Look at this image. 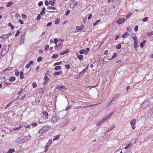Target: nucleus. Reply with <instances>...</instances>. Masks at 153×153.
<instances>
[{
  "instance_id": "obj_1",
  "label": "nucleus",
  "mask_w": 153,
  "mask_h": 153,
  "mask_svg": "<svg viewBox=\"0 0 153 153\" xmlns=\"http://www.w3.org/2000/svg\"><path fill=\"white\" fill-rule=\"evenodd\" d=\"M30 139V135L28 136H21L18 138L16 140V142L17 143H21L25 142Z\"/></svg>"
},
{
  "instance_id": "obj_2",
  "label": "nucleus",
  "mask_w": 153,
  "mask_h": 153,
  "mask_svg": "<svg viewBox=\"0 0 153 153\" xmlns=\"http://www.w3.org/2000/svg\"><path fill=\"white\" fill-rule=\"evenodd\" d=\"M89 65H88L87 67L85 68L82 71L79 72L78 75L77 76V78L79 79L82 77L83 75L85 73L86 71L88 69V68Z\"/></svg>"
},
{
  "instance_id": "obj_3",
  "label": "nucleus",
  "mask_w": 153,
  "mask_h": 153,
  "mask_svg": "<svg viewBox=\"0 0 153 153\" xmlns=\"http://www.w3.org/2000/svg\"><path fill=\"white\" fill-rule=\"evenodd\" d=\"M55 89H59V90L61 92L65 91L66 90H67V88H66L65 86L63 85H59L57 86L56 87Z\"/></svg>"
},
{
  "instance_id": "obj_4",
  "label": "nucleus",
  "mask_w": 153,
  "mask_h": 153,
  "mask_svg": "<svg viewBox=\"0 0 153 153\" xmlns=\"http://www.w3.org/2000/svg\"><path fill=\"white\" fill-rule=\"evenodd\" d=\"M149 105V102L148 100H146L142 103L140 107L142 108H145V107H148Z\"/></svg>"
},
{
  "instance_id": "obj_5",
  "label": "nucleus",
  "mask_w": 153,
  "mask_h": 153,
  "mask_svg": "<svg viewBox=\"0 0 153 153\" xmlns=\"http://www.w3.org/2000/svg\"><path fill=\"white\" fill-rule=\"evenodd\" d=\"M52 140L51 139H50L48 141L46 145L44 147L45 149V152H47L48 150V148H49L51 144V143L52 142Z\"/></svg>"
},
{
  "instance_id": "obj_6",
  "label": "nucleus",
  "mask_w": 153,
  "mask_h": 153,
  "mask_svg": "<svg viewBox=\"0 0 153 153\" xmlns=\"http://www.w3.org/2000/svg\"><path fill=\"white\" fill-rule=\"evenodd\" d=\"M69 122V119L68 118L66 117L64 120L63 122L62 123L63 126H65Z\"/></svg>"
},
{
  "instance_id": "obj_7",
  "label": "nucleus",
  "mask_w": 153,
  "mask_h": 153,
  "mask_svg": "<svg viewBox=\"0 0 153 153\" xmlns=\"http://www.w3.org/2000/svg\"><path fill=\"white\" fill-rule=\"evenodd\" d=\"M60 119V118L58 116H55L53 118L51 119L52 122L53 123H54L57 122L59 119Z\"/></svg>"
},
{
  "instance_id": "obj_8",
  "label": "nucleus",
  "mask_w": 153,
  "mask_h": 153,
  "mask_svg": "<svg viewBox=\"0 0 153 153\" xmlns=\"http://www.w3.org/2000/svg\"><path fill=\"white\" fill-rule=\"evenodd\" d=\"M120 96V94L118 93L114 94L112 99V101L115 102Z\"/></svg>"
},
{
  "instance_id": "obj_9",
  "label": "nucleus",
  "mask_w": 153,
  "mask_h": 153,
  "mask_svg": "<svg viewBox=\"0 0 153 153\" xmlns=\"http://www.w3.org/2000/svg\"><path fill=\"white\" fill-rule=\"evenodd\" d=\"M78 4V2L77 1H74L71 3L70 5V7L72 8H74Z\"/></svg>"
},
{
  "instance_id": "obj_10",
  "label": "nucleus",
  "mask_w": 153,
  "mask_h": 153,
  "mask_svg": "<svg viewBox=\"0 0 153 153\" xmlns=\"http://www.w3.org/2000/svg\"><path fill=\"white\" fill-rule=\"evenodd\" d=\"M42 128V129H43L45 132L46 131H47L48 130L50 129V126H45L43 127Z\"/></svg>"
},
{
  "instance_id": "obj_11",
  "label": "nucleus",
  "mask_w": 153,
  "mask_h": 153,
  "mask_svg": "<svg viewBox=\"0 0 153 153\" xmlns=\"http://www.w3.org/2000/svg\"><path fill=\"white\" fill-rule=\"evenodd\" d=\"M114 127L115 126L114 125L111 126L110 127V128H108V129H107L105 131V133H107L108 132L111 131L112 129H114Z\"/></svg>"
},
{
  "instance_id": "obj_12",
  "label": "nucleus",
  "mask_w": 153,
  "mask_h": 153,
  "mask_svg": "<svg viewBox=\"0 0 153 153\" xmlns=\"http://www.w3.org/2000/svg\"><path fill=\"white\" fill-rule=\"evenodd\" d=\"M110 117H111L109 116V115L106 117H105L103 118L101 121L102 122V123L108 120V119L110 118Z\"/></svg>"
},
{
  "instance_id": "obj_13",
  "label": "nucleus",
  "mask_w": 153,
  "mask_h": 153,
  "mask_svg": "<svg viewBox=\"0 0 153 153\" xmlns=\"http://www.w3.org/2000/svg\"><path fill=\"white\" fill-rule=\"evenodd\" d=\"M69 49H66V50H65V51H64L63 52H60L59 53V54L61 55H62L64 54H66L68 53L69 52Z\"/></svg>"
},
{
  "instance_id": "obj_14",
  "label": "nucleus",
  "mask_w": 153,
  "mask_h": 153,
  "mask_svg": "<svg viewBox=\"0 0 153 153\" xmlns=\"http://www.w3.org/2000/svg\"><path fill=\"white\" fill-rule=\"evenodd\" d=\"M147 41L146 40H143L142 42L140 43V46L141 48H143L144 45H145V43Z\"/></svg>"
},
{
  "instance_id": "obj_15",
  "label": "nucleus",
  "mask_w": 153,
  "mask_h": 153,
  "mask_svg": "<svg viewBox=\"0 0 153 153\" xmlns=\"http://www.w3.org/2000/svg\"><path fill=\"white\" fill-rule=\"evenodd\" d=\"M63 74V72L62 71L59 70L58 71L55 72L53 75H59Z\"/></svg>"
},
{
  "instance_id": "obj_16",
  "label": "nucleus",
  "mask_w": 153,
  "mask_h": 153,
  "mask_svg": "<svg viewBox=\"0 0 153 153\" xmlns=\"http://www.w3.org/2000/svg\"><path fill=\"white\" fill-rule=\"evenodd\" d=\"M114 103V102L113 101H112L111 100L106 105H107V108H108L111 105H113Z\"/></svg>"
},
{
  "instance_id": "obj_17",
  "label": "nucleus",
  "mask_w": 153,
  "mask_h": 153,
  "mask_svg": "<svg viewBox=\"0 0 153 153\" xmlns=\"http://www.w3.org/2000/svg\"><path fill=\"white\" fill-rule=\"evenodd\" d=\"M129 33L128 32H126L122 36V37L123 38H125L128 37L129 35Z\"/></svg>"
},
{
  "instance_id": "obj_18",
  "label": "nucleus",
  "mask_w": 153,
  "mask_h": 153,
  "mask_svg": "<svg viewBox=\"0 0 153 153\" xmlns=\"http://www.w3.org/2000/svg\"><path fill=\"white\" fill-rule=\"evenodd\" d=\"M136 120L135 119H133L130 122L131 126H134L136 124Z\"/></svg>"
},
{
  "instance_id": "obj_19",
  "label": "nucleus",
  "mask_w": 153,
  "mask_h": 153,
  "mask_svg": "<svg viewBox=\"0 0 153 153\" xmlns=\"http://www.w3.org/2000/svg\"><path fill=\"white\" fill-rule=\"evenodd\" d=\"M57 49L59 50L61 49L63 47V45L61 43H59L58 45Z\"/></svg>"
},
{
  "instance_id": "obj_20",
  "label": "nucleus",
  "mask_w": 153,
  "mask_h": 153,
  "mask_svg": "<svg viewBox=\"0 0 153 153\" xmlns=\"http://www.w3.org/2000/svg\"><path fill=\"white\" fill-rule=\"evenodd\" d=\"M76 28L78 31H81L83 28L81 26H77L76 27Z\"/></svg>"
},
{
  "instance_id": "obj_21",
  "label": "nucleus",
  "mask_w": 153,
  "mask_h": 153,
  "mask_svg": "<svg viewBox=\"0 0 153 153\" xmlns=\"http://www.w3.org/2000/svg\"><path fill=\"white\" fill-rule=\"evenodd\" d=\"M16 77L15 76H13L11 77L9 79V81L10 82H13L16 80Z\"/></svg>"
},
{
  "instance_id": "obj_22",
  "label": "nucleus",
  "mask_w": 153,
  "mask_h": 153,
  "mask_svg": "<svg viewBox=\"0 0 153 153\" xmlns=\"http://www.w3.org/2000/svg\"><path fill=\"white\" fill-rule=\"evenodd\" d=\"M24 73L22 71H21L20 72V77L21 79H23L24 78V76L23 75Z\"/></svg>"
},
{
  "instance_id": "obj_23",
  "label": "nucleus",
  "mask_w": 153,
  "mask_h": 153,
  "mask_svg": "<svg viewBox=\"0 0 153 153\" xmlns=\"http://www.w3.org/2000/svg\"><path fill=\"white\" fill-rule=\"evenodd\" d=\"M116 23H118L120 25L122 24L123 22L122 20H121V18H120L116 22Z\"/></svg>"
},
{
  "instance_id": "obj_24",
  "label": "nucleus",
  "mask_w": 153,
  "mask_h": 153,
  "mask_svg": "<svg viewBox=\"0 0 153 153\" xmlns=\"http://www.w3.org/2000/svg\"><path fill=\"white\" fill-rule=\"evenodd\" d=\"M25 40V38H21L20 42V45L23 44L24 43V40Z\"/></svg>"
},
{
  "instance_id": "obj_25",
  "label": "nucleus",
  "mask_w": 153,
  "mask_h": 153,
  "mask_svg": "<svg viewBox=\"0 0 153 153\" xmlns=\"http://www.w3.org/2000/svg\"><path fill=\"white\" fill-rule=\"evenodd\" d=\"M62 68V67L60 66H56L54 68L55 70L57 71L61 69Z\"/></svg>"
},
{
  "instance_id": "obj_26",
  "label": "nucleus",
  "mask_w": 153,
  "mask_h": 153,
  "mask_svg": "<svg viewBox=\"0 0 153 153\" xmlns=\"http://www.w3.org/2000/svg\"><path fill=\"white\" fill-rule=\"evenodd\" d=\"M59 55L57 54H55L51 56V58L53 59H55L59 57Z\"/></svg>"
},
{
  "instance_id": "obj_27",
  "label": "nucleus",
  "mask_w": 153,
  "mask_h": 153,
  "mask_svg": "<svg viewBox=\"0 0 153 153\" xmlns=\"http://www.w3.org/2000/svg\"><path fill=\"white\" fill-rule=\"evenodd\" d=\"M77 57L79 60H81L83 59V56L82 55H78Z\"/></svg>"
},
{
  "instance_id": "obj_28",
  "label": "nucleus",
  "mask_w": 153,
  "mask_h": 153,
  "mask_svg": "<svg viewBox=\"0 0 153 153\" xmlns=\"http://www.w3.org/2000/svg\"><path fill=\"white\" fill-rule=\"evenodd\" d=\"M14 71L15 72V75L16 76H19V73L18 71L16 69H15Z\"/></svg>"
},
{
  "instance_id": "obj_29",
  "label": "nucleus",
  "mask_w": 153,
  "mask_h": 153,
  "mask_svg": "<svg viewBox=\"0 0 153 153\" xmlns=\"http://www.w3.org/2000/svg\"><path fill=\"white\" fill-rule=\"evenodd\" d=\"M131 146V143H129L127 146H126L125 147V149H128Z\"/></svg>"
},
{
  "instance_id": "obj_30",
  "label": "nucleus",
  "mask_w": 153,
  "mask_h": 153,
  "mask_svg": "<svg viewBox=\"0 0 153 153\" xmlns=\"http://www.w3.org/2000/svg\"><path fill=\"white\" fill-rule=\"evenodd\" d=\"M59 138V135L55 136L53 139V140L55 141L58 140Z\"/></svg>"
},
{
  "instance_id": "obj_31",
  "label": "nucleus",
  "mask_w": 153,
  "mask_h": 153,
  "mask_svg": "<svg viewBox=\"0 0 153 153\" xmlns=\"http://www.w3.org/2000/svg\"><path fill=\"white\" fill-rule=\"evenodd\" d=\"M13 4V3L11 1H9L8 2V3L7 4V7H10V6L12 5Z\"/></svg>"
},
{
  "instance_id": "obj_32",
  "label": "nucleus",
  "mask_w": 153,
  "mask_h": 153,
  "mask_svg": "<svg viewBox=\"0 0 153 153\" xmlns=\"http://www.w3.org/2000/svg\"><path fill=\"white\" fill-rule=\"evenodd\" d=\"M117 53H114L112 56V57L111 58V59H109V60H111V59H114V58L116 57V56H117Z\"/></svg>"
},
{
  "instance_id": "obj_33",
  "label": "nucleus",
  "mask_w": 153,
  "mask_h": 153,
  "mask_svg": "<svg viewBox=\"0 0 153 153\" xmlns=\"http://www.w3.org/2000/svg\"><path fill=\"white\" fill-rule=\"evenodd\" d=\"M152 35H153V31L149 32L147 33V35L148 36H149L150 37Z\"/></svg>"
},
{
  "instance_id": "obj_34",
  "label": "nucleus",
  "mask_w": 153,
  "mask_h": 153,
  "mask_svg": "<svg viewBox=\"0 0 153 153\" xmlns=\"http://www.w3.org/2000/svg\"><path fill=\"white\" fill-rule=\"evenodd\" d=\"M132 13L131 12H130L128 13L126 16V17L127 19H128L132 15Z\"/></svg>"
},
{
  "instance_id": "obj_35",
  "label": "nucleus",
  "mask_w": 153,
  "mask_h": 153,
  "mask_svg": "<svg viewBox=\"0 0 153 153\" xmlns=\"http://www.w3.org/2000/svg\"><path fill=\"white\" fill-rule=\"evenodd\" d=\"M60 19H56L55 20V24H56V25H57L59 24V21H60Z\"/></svg>"
},
{
  "instance_id": "obj_36",
  "label": "nucleus",
  "mask_w": 153,
  "mask_h": 153,
  "mask_svg": "<svg viewBox=\"0 0 153 153\" xmlns=\"http://www.w3.org/2000/svg\"><path fill=\"white\" fill-rule=\"evenodd\" d=\"M42 58L41 56H39L38 57V58L37 59V61L38 62H40L41 61H42Z\"/></svg>"
},
{
  "instance_id": "obj_37",
  "label": "nucleus",
  "mask_w": 153,
  "mask_h": 153,
  "mask_svg": "<svg viewBox=\"0 0 153 153\" xmlns=\"http://www.w3.org/2000/svg\"><path fill=\"white\" fill-rule=\"evenodd\" d=\"M90 50V49L89 48H87L85 50V55H86L87 54V53L88 52H89Z\"/></svg>"
},
{
  "instance_id": "obj_38",
  "label": "nucleus",
  "mask_w": 153,
  "mask_h": 153,
  "mask_svg": "<svg viewBox=\"0 0 153 153\" xmlns=\"http://www.w3.org/2000/svg\"><path fill=\"white\" fill-rule=\"evenodd\" d=\"M8 25L10 27H11V29L13 30L14 29V27L12 25V24L11 23H9L8 24Z\"/></svg>"
},
{
  "instance_id": "obj_39",
  "label": "nucleus",
  "mask_w": 153,
  "mask_h": 153,
  "mask_svg": "<svg viewBox=\"0 0 153 153\" xmlns=\"http://www.w3.org/2000/svg\"><path fill=\"white\" fill-rule=\"evenodd\" d=\"M49 45H47L45 46L44 47V50L45 51H48V50L49 48Z\"/></svg>"
},
{
  "instance_id": "obj_40",
  "label": "nucleus",
  "mask_w": 153,
  "mask_h": 153,
  "mask_svg": "<svg viewBox=\"0 0 153 153\" xmlns=\"http://www.w3.org/2000/svg\"><path fill=\"white\" fill-rule=\"evenodd\" d=\"M15 150L13 149H10L8 151L9 153H12L15 152Z\"/></svg>"
},
{
  "instance_id": "obj_41",
  "label": "nucleus",
  "mask_w": 153,
  "mask_h": 153,
  "mask_svg": "<svg viewBox=\"0 0 153 153\" xmlns=\"http://www.w3.org/2000/svg\"><path fill=\"white\" fill-rule=\"evenodd\" d=\"M37 86V84L36 82H35L32 83V87L33 88H35Z\"/></svg>"
},
{
  "instance_id": "obj_42",
  "label": "nucleus",
  "mask_w": 153,
  "mask_h": 153,
  "mask_svg": "<svg viewBox=\"0 0 153 153\" xmlns=\"http://www.w3.org/2000/svg\"><path fill=\"white\" fill-rule=\"evenodd\" d=\"M42 113L45 116V117H47V118L48 116V113L47 111H44L42 112Z\"/></svg>"
},
{
  "instance_id": "obj_43",
  "label": "nucleus",
  "mask_w": 153,
  "mask_h": 153,
  "mask_svg": "<svg viewBox=\"0 0 153 153\" xmlns=\"http://www.w3.org/2000/svg\"><path fill=\"white\" fill-rule=\"evenodd\" d=\"M116 112V109H115V110H114L112 112H111L109 114V116L111 117L113 115V114Z\"/></svg>"
},
{
  "instance_id": "obj_44",
  "label": "nucleus",
  "mask_w": 153,
  "mask_h": 153,
  "mask_svg": "<svg viewBox=\"0 0 153 153\" xmlns=\"http://www.w3.org/2000/svg\"><path fill=\"white\" fill-rule=\"evenodd\" d=\"M62 63V62L61 61L59 62H56L53 65L55 66H56V65H61Z\"/></svg>"
},
{
  "instance_id": "obj_45",
  "label": "nucleus",
  "mask_w": 153,
  "mask_h": 153,
  "mask_svg": "<svg viewBox=\"0 0 153 153\" xmlns=\"http://www.w3.org/2000/svg\"><path fill=\"white\" fill-rule=\"evenodd\" d=\"M121 46L120 44L117 45L116 46V49L117 50H119L121 48Z\"/></svg>"
},
{
  "instance_id": "obj_46",
  "label": "nucleus",
  "mask_w": 153,
  "mask_h": 153,
  "mask_svg": "<svg viewBox=\"0 0 153 153\" xmlns=\"http://www.w3.org/2000/svg\"><path fill=\"white\" fill-rule=\"evenodd\" d=\"M47 9H53V10H56V8L53 6H49L47 7Z\"/></svg>"
},
{
  "instance_id": "obj_47",
  "label": "nucleus",
  "mask_w": 153,
  "mask_h": 153,
  "mask_svg": "<svg viewBox=\"0 0 153 153\" xmlns=\"http://www.w3.org/2000/svg\"><path fill=\"white\" fill-rule=\"evenodd\" d=\"M49 4L51 6H54L55 4L54 2H53L52 1L50 0L49 1Z\"/></svg>"
},
{
  "instance_id": "obj_48",
  "label": "nucleus",
  "mask_w": 153,
  "mask_h": 153,
  "mask_svg": "<svg viewBox=\"0 0 153 153\" xmlns=\"http://www.w3.org/2000/svg\"><path fill=\"white\" fill-rule=\"evenodd\" d=\"M101 21V20H97L95 23L93 24V25L94 26H95L97 25V24Z\"/></svg>"
},
{
  "instance_id": "obj_49",
  "label": "nucleus",
  "mask_w": 153,
  "mask_h": 153,
  "mask_svg": "<svg viewBox=\"0 0 153 153\" xmlns=\"http://www.w3.org/2000/svg\"><path fill=\"white\" fill-rule=\"evenodd\" d=\"M51 72V70L50 71H47L46 73V74H47V75H48L49 76H51L50 74Z\"/></svg>"
},
{
  "instance_id": "obj_50",
  "label": "nucleus",
  "mask_w": 153,
  "mask_h": 153,
  "mask_svg": "<svg viewBox=\"0 0 153 153\" xmlns=\"http://www.w3.org/2000/svg\"><path fill=\"white\" fill-rule=\"evenodd\" d=\"M45 132L43 129H42V128L40 129L38 133L39 134H42L43 132Z\"/></svg>"
},
{
  "instance_id": "obj_51",
  "label": "nucleus",
  "mask_w": 153,
  "mask_h": 153,
  "mask_svg": "<svg viewBox=\"0 0 153 153\" xmlns=\"http://www.w3.org/2000/svg\"><path fill=\"white\" fill-rule=\"evenodd\" d=\"M58 42V40L57 38H55L54 39V42L55 44H56Z\"/></svg>"
},
{
  "instance_id": "obj_52",
  "label": "nucleus",
  "mask_w": 153,
  "mask_h": 153,
  "mask_svg": "<svg viewBox=\"0 0 153 153\" xmlns=\"http://www.w3.org/2000/svg\"><path fill=\"white\" fill-rule=\"evenodd\" d=\"M85 53V50L84 49H82L79 51V53L80 54H82Z\"/></svg>"
},
{
  "instance_id": "obj_53",
  "label": "nucleus",
  "mask_w": 153,
  "mask_h": 153,
  "mask_svg": "<svg viewBox=\"0 0 153 153\" xmlns=\"http://www.w3.org/2000/svg\"><path fill=\"white\" fill-rule=\"evenodd\" d=\"M65 67L68 69H70L71 65L69 64H67L65 65Z\"/></svg>"
},
{
  "instance_id": "obj_54",
  "label": "nucleus",
  "mask_w": 153,
  "mask_h": 153,
  "mask_svg": "<svg viewBox=\"0 0 153 153\" xmlns=\"http://www.w3.org/2000/svg\"><path fill=\"white\" fill-rule=\"evenodd\" d=\"M70 10H67L66 13L65 14V16H67L70 13Z\"/></svg>"
},
{
  "instance_id": "obj_55",
  "label": "nucleus",
  "mask_w": 153,
  "mask_h": 153,
  "mask_svg": "<svg viewBox=\"0 0 153 153\" xmlns=\"http://www.w3.org/2000/svg\"><path fill=\"white\" fill-rule=\"evenodd\" d=\"M148 19V17H146L143 19L142 20L143 22H146L147 21Z\"/></svg>"
},
{
  "instance_id": "obj_56",
  "label": "nucleus",
  "mask_w": 153,
  "mask_h": 153,
  "mask_svg": "<svg viewBox=\"0 0 153 153\" xmlns=\"http://www.w3.org/2000/svg\"><path fill=\"white\" fill-rule=\"evenodd\" d=\"M44 78L45 81H48L49 80V79L48 76H44Z\"/></svg>"
},
{
  "instance_id": "obj_57",
  "label": "nucleus",
  "mask_w": 153,
  "mask_h": 153,
  "mask_svg": "<svg viewBox=\"0 0 153 153\" xmlns=\"http://www.w3.org/2000/svg\"><path fill=\"white\" fill-rule=\"evenodd\" d=\"M40 15H41L40 14H39L38 15L37 17V18H36V20L37 21H39L40 19V18H41Z\"/></svg>"
},
{
  "instance_id": "obj_58",
  "label": "nucleus",
  "mask_w": 153,
  "mask_h": 153,
  "mask_svg": "<svg viewBox=\"0 0 153 153\" xmlns=\"http://www.w3.org/2000/svg\"><path fill=\"white\" fill-rule=\"evenodd\" d=\"M43 3V1H40L38 3V6L39 7H40V6H41L42 5Z\"/></svg>"
},
{
  "instance_id": "obj_59",
  "label": "nucleus",
  "mask_w": 153,
  "mask_h": 153,
  "mask_svg": "<svg viewBox=\"0 0 153 153\" xmlns=\"http://www.w3.org/2000/svg\"><path fill=\"white\" fill-rule=\"evenodd\" d=\"M138 29V26L137 25H136L134 27V30L135 31H137Z\"/></svg>"
},
{
  "instance_id": "obj_60",
  "label": "nucleus",
  "mask_w": 153,
  "mask_h": 153,
  "mask_svg": "<svg viewBox=\"0 0 153 153\" xmlns=\"http://www.w3.org/2000/svg\"><path fill=\"white\" fill-rule=\"evenodd\" d=\"M102 122L101 121H99L98 123L97 124V125L98 126H99L101 125L102 123Z\"/></svg>"
},
{
  "instance_id": "obj_61",
  "label": "nucleus",
  "mask_w": 153,
  "mask_h": 153,
  "mask_svg": "<svg viewBox=\"0 0 153 153\" xmlns=\"http://www.w3.org/2000/svg\"><path fill=\"white\" fill-rule=\"evenodd\" d=\"M71 107V105H69L68 107H67L66 108L65 110H66V111L68 110H69L70 109V108Z\"/></svg>"
},
{
  "instance_id": "obj_62",
  "label": "nucleus",
  "mask_w": 153,
  "mask_h": 153,
  "mask_svg": "<svg viewBox=\"0 0 153 153\" xmlns=\"http://www.w3.org/2000/svg\"><path fill=\"white\" fill-rule=\"evenodd\" d=\"M22 16L23 19H25L27 18V16L26 15L24 14H22Z\"/></svg>"
},
{
  "instance_id": "obj_63",
  "label": "nucleus",
  "mask_w": 153,
  "mask_h": 153,
  "mask_svg": "<svg viewBox=\"0 0 153 153\" xmlns=\"http://www.w3.org/2000/svg\"><path fill=\"white\" fill-rule=\"evenodd\" d=\"M149 111L150 112V114L151 113L152 115L153 114V108L150 109Z\"/></svg>"
},
{
  "instance_id": "obj_64",
  "label": "nucleus",
  "mask_w": 153,
  "mask_h": 153,
  "mask_svg": "<svg viewBox=\"0 0 153 153\" xmlns=\"http://www.w3.org/2000/svg\"><path fill=\"white\" fill-rule=\"evenodd\" d=\"M45 14V11L42 10L41 12L40 13V14L41 15H43Z\"/></svg>"
}]
</instances>
